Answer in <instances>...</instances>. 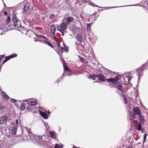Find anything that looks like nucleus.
Returning <instances> with one entry per match:
<instances>
[{
    "label": "nucleus",
    "mask_w": 148,
    "mask_h": 148,
    "mask_svg": "<svg viewBox=\"0 0 148 148\" xmlns=\"http://www.w3.org/2000/svg\"><path fill=\"white\" fill-rule=\"evenodd\" d=\"M124 103H125V104H127V99L125 97H124Z\"/></svg>",
    "instance_id": "nucleus-39"
},
{
    "label": "nucleus",
    "mask_w": 148,
    "mask_h": 148,
    "mask_svg": "<svg viewBox=\"0 0 148 148\" xmlns=\"http://www.w3.org/2000/svg\"><path fill=\"white\" fill-rule=\"evenodd\" d=\"M42 38L47 40H48V39L47 38H46L45 37L43 36Z\"/></svg>",
    "instance_id": "nucleus-50"
},
{
    "label": "nucleus",
    "mask_w": 148,
    "mask_h": 148,
    "mask_svg": "<svg viewBox=\"0 0 148 148\" xmlns=\"http://www.w3.org/2000/svg\"><path fill=\"white\" fill-rule=\"evenodd\" d=\"M58 47H60V45L59 43H58Z\"/></svg>",
    "instance_id": "nucleus-52"
},
{
    "label": "nucleus",
    "mask_w": 148,
    "mask_h": 148,
    "mask_svg": "<svg viewBox=\"0 0 148 148\" xmlns=\"http://www.w3.org/2000/svg\"><path fill=\"white\" fill-rule=\"evenodd\" d=\"M14 26L18 28H20L21 27V21L19 20L14 23Z\"/></svg>",
    "instance_id": "nucleus-10"
},
{
    "label": "nucleus",
    "mask_w": 148,
    "mask_h": 148,
    "mask_svg": "<svg viewBox=\"0 0 148 148\" xmlns=\"http://www.w3.org/2000/svg\"><path fill=\"white\" fill-rule=\"evenodd\" d=\"M73 20V18L71 17H69L66 19V24H69V23L72 22Z\"/></svg>",
    "instance_id": "nucleus-16"
},
{
    "label": "nucleus",
    "mask_w": 148,
    "mask_h": 148,
    "mask_svg": "<svg viewBox=\"0 0 148 148\" xmlns=\"http://www.w3.org/2000/svg\"><path fill=\"white\" fill-rule=\"evenodd\" d=\"M11 101L13 103H15L17 101L16 100L13 99H11Z\"/></svg>",
    "instance_id": "nucleus-36"
},
{
    "label": "nucleus",
    "mask_w": 148,
    "mask_h": 148,
    "mask_svg": "<svg viewBox=\"0 0 148 148\" xmlns=\"http://www.w3.org/2000/svg\"><path fill=\"white\" fill-rule=\"evenodd\" d=\"M98 79L101 81H104L106 79L104 76L101 74H99L97 75Z\"/></svg>",
    "instance_id": "nucleus-14"
},
{
    "label": "nucleus",
    "mask_w": 148,
    "mask_h": 148,
    "mask_svg": "<svg viewBox=\"0 0 148 148\" xmlns=\"http://www.w3.org/2000/svg\"><path fill=\"white\" fill-rule=\"evenodd\" d=\"M3 14H4L5 15V16H6L7 15V13L6 12V11H5V12H4V13H3Z\"/></svg>",
    "instance_id": "nucleus-42"
},
{
    "label": "nucleus",
    "mask_w": 148,
    "mask_h": 148,
    "mask_svg": "<svg viewBox=\"0 0 148 148\" xmlns=\"http://www.w3.org/2000/svg\"><path fill=\"white\" fill-rule=\"evenodd\" d=\"M128 114L129 115H131V112L129 111H128Z\"/></svg>",
    "instance_id": "nucleus-53"
},
{
    "label": "nucleus",
    "mask_w": 148,
    "mask_h": 148,
    "mask_svg": "<svg viewBox=\"0 0 148 148\" xmlns=\"http://www.w3.org/2000/svg\"><path fill=\"white\" fill-rule=\"evenodd\" d=\"M16 124L15 125H18V120L17 119L16 120Z\"/></svg>",
    "instance_id": "nucleus-49"
},
{
    "label": "nucleus",
    "mask_w": 148,
    "mask_h": 148,
    "mask_svg": "<svg viewBox=\"0 0 148 148\" xmlns=\"http://www.w3.org/2000/svg\"><path fill=\"white\" fill-rule=\"evenodd\" d=\"M17 125H13L12 128V134L14 135H15L16 134V132L17 131Z\"/></svg>",
    "instance_id": "nucleus-11"
},
{
    "label": "nucleus",
    "mask_w": 148,
    "mask_h": 148,
    "mask_svg": "<svg viewBox=\"0 0 148 148\" xmlns=\"http://www.w3.org/2000/svg\"><path fill=\"white\" fill-rule=\"evenodd\" d=\"M39 41L40 42H41V41L40 40H39Z\"/></svg>",
    "instance_id": "nucleus-60"
},
{
    "label": "nucleus",
    "mask_w": 148,
    "mask_h": 148,
    "mask_svg": "<svg viewBox=\"0 0 148 148\" xmlns=\"http://www.w3.org/2000/svg\"><path fill=\"white\" fill-rule=\"evenodd\" d=\"M29 5L28 3L26 4L24 6L22 11L23 16L21 17L23 21L26 20V10H28L29 8Z\"/></svg>",
    "instance_id": "nucleus-4"
},
{
    "label": "nucleus",
    "mask_w": 148,
    "mask_h": 148,
    "mask_svg": "<svg viewBox=\"0 0 148 148\" xmlns=\"http://www.w3.org/2000/svg\"><path fill=\"white\" fill-rule=\"evenodd\" d=\"M77 40L81 42L82 41V36L81 35H78L76 37Z\"/></svg>",
    "instance_id": "nucleus-19"
},
{
    "label": "nucleus",
    "mask_w": 148,
    "mask_h": 148,
    "mask_svg": "<svg viewBox=\"0 0 148 148\" xmlns=\"http://www.w3.org/2000/svg\"><path fill=\"white\" fill-rule=\"evenodd\" d=\"M20 108L22 110H24L25 109L24 103H23L21 105Z\"/></svg>",
    "instance_id": "nucleus-29"
},
{
    "label": "nucleus",
    "mask_w": 148,
    "mask_h": 148,
    "mask_svg": "<svg viewBox=\"0 0 148 148\" xmlns=\"http://www.w3.org/2000/svg\"><path fill=\"white\" fill-rule=\"evenodd\" d=\"M60 32H61V33H62V34L63 36L64 35V32L65 31H63V32H62V31H59Z\"/></svg>",
    "instance_id": "nucleus-41"
},
{
    "label": "nucleus",
    "mask_w": 148,
    "mask_h": 148,
    "mask_svg": "<svg viewBox=\"0 0 148 148\" xmlns=\"http://www.w3.org/2000/svg\"><path fill=\"white\" fill-rule=\"evenodd\" d=\"M10 18L9 16H8L7 18L6 19V22L7 24H8L10 23Z\"/></svg>",
    "instance_id": "nucleus-27"
},
{
    "label": "nucleus",
    "mask_w": 148,
    "mask_h": 148,
    "mask_svg": "<svg viewBox=\"0 0 148 148\" xmlns=\"http://www.w3.org/2000/svg\"><path fill=\"white\" fill-rule=\"evenodd\" d=\"M91 5L93 6H95V7H96L100 8V7L99 6L95 4L94 3H93Z\"/></svg>",
    "instance_id": "nucleus-40"
},
{
    "label": "nucleus",
    "mask_w": 148,
    "mask_h": 148,
    "mask_svg": "<svg viewBox=\"0 0 148 148\" xmlns=\"http://www.w3.org/2000/svg\"><path fill=\"white\" fill-rule=\"evenodd\" d=\"M120 78V75H118L116 76L115 78L107 79H106V81L109 84H110L111 83H114L116 82L119 80Z\"/></svg>",
    "instance_id": "nucleus-5"
},
{
    "label": "nucleus",
    "mask_w": 148,
    "mask_h": 148,
    "mask_svg": "<svg viewBox=\"0 0 148 148\" xmlns=\"http://www.w3.org/2000/svg\"><path fill=\"white\" fill-rule=\"evenodd\" d=\"M92 23L87 24V28L88 31H90L91 29L90 27L92 25Z\"/></svg>",
    "instance_id": "nucleus-25"
},
{
    "label": "nucleus",
    "mask_w": 148,
    "mask_h": 148,
    "mask_svg": "<svg viewBox=\"0 0 148 148\" xmlns=\"http://www.w3.org/2000/svg\"><path fill=\"white\" fill-rule=\"evenodd\" d=\"M79 58L83 62H84L85 60L82 57H81L80 56H78Z\"/></svg>",
    "instance_id": "nucleus-28"
},
{
    "label": "nucleus",
    "mask_w": 148,
    "mask_h": 148,
    "mask_svg": "<svg viewBox=\"0 0 148 148\" xmlns=\"http://www.w3.org/2000/svg\"><path fill=\"white\" fill-rule=\"evenodd\" d=\"M138 5V4H136L134 5H130V6H136V5Z\"/></svg>",
    "instance_id": "nucleus-54"
},
{
    "label": "nucleus",
    "mask_w": 148,
    "mask_h": 148,
    "mask_svg": "<svg viewBox=\"0 0 148 148\" xmlns=\"http://www.w3.org/2000/svg\"><path fill=\"white\" fill-rule=\"evenodd\" d=\"M55 148H62L61 146L58 144H56L55 147Z\"/></svg>",
    "instance_id": "nucleus-34"
},
{
    "label": "nucleus",
    "mask_w": 148,
    "mask_h": 148,
    "mask_svg": "<svg viewBox=\"0 0 148 148\" xmlns=\"http://www.w3.org/2000/svg\"><path fill=\"white\" fill-rule=\"evenodd\" d=\"M49 133L50 135V137L52 138H55V133L54 132L52 131H50Z\"/></svg>",
    "instance_id": "nucleus-22"
},
{
    "label": "nucleus",
    "mask_w": 148,
    "mask_h": 148,
    "mask_svg": "<svg viewBox=\"0 0 148 148\" xmlns=\"http://www.w3.org/2000/svg\"><path fill=\"white\" fill-rule=\"evenodd\" d=\"M62 77H61V78H59V79H58L57 81H56V82H57V83H58L60 81H59V79H62Z\"/></svg>",
    "instance_id": "nucleus-46"
},
{
    "label": "nucleus",
    "mask_w": 148,
    "mask_h": 148,
    "mask_svg": "<svg viewBox=\"0 0 148 148\" xmlns=\"http://www.w3.org/2000/svg\"><path fill=\"white\" fill-rule=\"evenodd\" d=\"M12 19L13 22H16L18 21L19 20L18 19V18L16 16L15 14H13L12 16Z\"/></svg>",
    "instance_id": "nucleus-21"
},
{
    "label": "nucleus",
    "mask_w": 148,
    "mask_h": 148,
    "mask_svg": "<svg viewBox=\"0 0 148 148\" xmlns=\"http://www.w3.org/2000/svg\"><path fill=\"white\" fill-rule=\"evenodd\" d=\"M147 135L146 134H145L144 136V141L143 142H144L146 140V138H147Z\"/></svg>",
    "instance_id": "nucleus-33"
},
{
    "label": "nucleus",
    "mask_w": 148,
    "mask_h": 148,
    "mask_svg": "<svg viewBox=\"0 0 148 148\" xmlns=\"http://www.w3.org/2000/svg\"><path fill=\"white\" fill-rule=\"evenodd\" d=\"M44 124H45V126L46 127V126L48 125V123L47 122H45V123H44Z\"/></svg>",
    "instance_id": "nucleus-43"
},
{
    "label": "nucleus",
    "mask_w": 148,
    "mask_h": 148,
    "mask_svg": "<svg viewBox=\"0 0 148 148\" xmlns=\"http://www.w3.org/2000/svg\"><path fill=\"white\" fill-rule=\"evenodd\" d=\"M39 112L41 116L45 119H48V116L46 113L42 112L40 110H39Z\"/></svg>",
    "instance_id": "nucleus-13"
},
{
    "label": "nucleus",
    "mask_w": 148,
    "mask_h": 148,
    "mask_svg": "<svg viewBox=\"0 0 148 148\" xmlns=\"http://www.w3.org/2000/svg\"><path fill=\"white\" fill-rule=\"evenodd\" d=\"M61 50L62 51H64V49L63 48V47H61Z\"/></svg>",
    "instance_id": "nucleus-48"
},
{
    "label": "nucleus",
    "mask_w": 148,
    "mask_h": 148,
    "mask_svg": "<svg viewBox=\"0 0 148 148\" xmlns=\"http://www.w3.org/2000/svg\"><path fill=\"white\" fill-rule=\"evenodd\" d=\"M138 70H137V71L136 72V74L138 75V78H139V75H140V72H139V71H138Z\"/></svg>",
    "instance_id": "nucleus-38"
},
{
    "label": "nucleus",
    "mask_w": 148,
    "mask_h": 148,
    "mask_svg": "<svg viewBox=\"0 0 148 148\" xmlns=\"http://www.w3.org/2000/svg\"><path fill=\"white\" fill-rule=\"evenodd\" d=\"M73 148H79V147H77L75 146H74L73 147Z\"/></svg>",
    "instance_id": "nucleus-55"
},
{
    "label": "nucleus",
    "mask_w": 148,
    "mask_h": 148,
    "mask_svg": "<svg viewBox=\"0 0 148 148\" xmlns=\"http://www.w3.org/2000/svg\"><path fill=\"white\" fill-rule=\"evenodd\" d=\"M4 56L3 55H0V62H1L2 60L3 61L4 59Z\"/></svg>",
    "instance_id": "nucleus-31"
},
{
    "label": "nucleus",
    "mask_w": 148,
    "mask_h": 148,
    "mask_svg": "<svg viewBox=\"0 0 148 148\" xmlns=\"http://www.w3.org/2000/svg\"><path fill=\"white\" fill-rule=\"evenodd\" d=\"M63 66L64 69V71L63 73V76H68L71 75L70 73L71 71L67 67L64 66L63 65Z\"/></svg>",
    "instance_id": "nucleus-7"
},
{
    "label": "nucleus",
    "mask_w": 148,
    "mask_h": 148,
    "mask_svg": "<svg viewBox=\"0 0 148 148\" xmlns=\"http://www.w3.org/2000/svg\"><path fill=\"white\" fill-rule=\"evenodd\" d=\"M4 34V33H3V34H2V33H1L0 34V35H2V34Z\"/></svg>",
    "instance_id": "nucleus-59"
},
{
    "label": "nucleus",
    "mask_w": 148,
    "mask_h": 148,
    "mask_svg": "<svg viewBox=\"0 0 148 148\" xmlns=\"http://www.w3.org/2000/svg\"><path fill=\"white\" fill-rule=\"evenodd\" d=\"M55 16V15L54 14H51L49 16V19H52Z\"/></svg>",
    "instance_id": "nucleus-32"
},
{
    "label": "nucleus",
    "mask_w": 148,
    "mask_h": 148,
    "mask_svg": "<svg viewBox=\"0 0 148 148\" xmlns=\"http://www.w3.org/2000/svg\"><path fill=\"white\" fill-rule=\"evenodd\" d=\"M129 117L130 119L131 120H133L134 118V116H133L132 115H129Z\"/></svg>",
    "instance_id": "nucleus-30"
},
{
    "label": "nucleus",
    "mask_w": 148,
    "mask_h": 148,
    "mask_svg": "<svg viewBox=\"0 0 148 148\" xmlns=\"http://www.w3.org/2000/svg\"><path fill=\"white\" fill-rule=\"evenodd\" d=\"M0 148H1V147H0Z\"/></svg>",
    "instance_id": "nucleus-61"
},
{
    "label": "nucleus",
    "mask_w": 148,
    "mask_h": 148,
    "mask_svg": "<svg viewBox=\"0 0 148 148\" xmlns=\"http://www.w3.org/2000/svg\"><path fill=\"white\" fill-rule=\"evenodd\" d=\"M133 110L134 114L138 115H139L140 114V111L138 107H134L133 108Z\"/></svg>",
    "instance_id": "nucleus-12"
},
{
    "label": "nucleus",
    "mask_w": 148,
    "mask_h": 148,
    "mask_svg": "<svg viewBox=\"0 0 148 148\" xmlns=\"http://www.w3.org/2000/svg\"><path fill=\"white\" fill-rule=\"evenodd\" d=\"M17 56V54H13L9 56H7L5 58V60L3 62V64H4L5 62L9 60L11 58H13Z\"/></svg>",
    "instance_id": "nucleus-9"
},
{
    "label": "nucleus",
    "mask_w": 148,
    "mask_h": 148,
    "mask_svg": "<svg viewBox=\"0 0 148 148\" xmlns=\"http://www.w3.org/2000/svg\"><path fill=\"white\" fill-rule=\"evenodd\" d=\"M1 93L2 94L3 96L5 99H7L9 98L8 96L5 92L1 91Z\"/></svg>",
    "instance_id": "nucleus-18"
},
{
    "label": "nucleus",
    "mask_w": 148,
    "mask_h": 148,
    "mask_svg": "<svg viewBox=\"0 0 148 148\" xmlns=\"http://www.w3.org/2000/svg\"><path fill=\"white\" fill-rule=\"evenodd\" d=\"M12 120L11 116L9 115L2 116L0 117V124H5L7 121H10Z\"/></svg>",
    "instance_id": "nucleus-2"
},
{
    "label": "nucleus",
    "mask_w": 148,
    "mask_h": 148,
    "mask_svg": "<svg viewBox=\"0 0 148 148\" xmlns=\"http://www.w3.org/2000/svg\"><path fill=\"white\" fill-rule=\"evenodd\" d=\"M139 120L142 123H144V121H145V120L144 119V118L142 116H141L140 114L139 115Z\"/></svg>",
    "instance_id": "nucleus-23"
},
{
    "label": "nucleus",
    "mask_w": 148,
    "mask_h": 148,
    "mask_svg": "<svg viewBox=\"0 0 148 148\" xmlns=\"http://www.w3.org/2000/svg\"><path fill=\"white\" fill-rule=\"evenodd\" d=\"M67 28V24L66 22H62L60 26H58L57 27V28L58 31H62V32L66 30Z\"/></svg>",
    "instance_id": "nucleus-3"
},
{
    "label": "nucleus",
    "mask_w": 148,
    "mask_h": 148,
    "mask_svg": "<svg viewBox=\"0 0 148 148\" xmlns=\"http://www.w3.org/2000/svg\"><path fill=\"white\" fill-rule=\"evenodd\" d=\"M54 38L57 41V40L56 39V37H54Z\"/></svg>",
    "instance_id": "nucleus-56"
},
{
    "label": "nucleus",
    "mask_w": 148,
    "mask_h": 148,
    "mask_svg": "<svg viewBox=\"0 0 148 148\" xmlns=\"http://www.w3.org/2000/svg\"><path fill=\"white\" fill-rule=\"evenodd\" d=\"M35 34H36V37H39V35L38 34H37V33H35Z\"/></svg>",
    "instance_id": "nucleus-45"
},
{
    "label": "nucleus",
    "mask_w": 148,
    "mask_h": 148,
    "mask_svg": "<svg viewBox=\"0 0 148 148\" xmlns=\"http://www.w3.org/2000/svg\"><path fill=\"white\" fill-rule=\"evenodd\" d=\"M64 2H65V3H67L68 1V0H64Z\"/></svg>",
    "instance_id": "nucleus-51"
},
{
    "label": "nucleus",
    "mask_w": 148,
    "mask_h": 148,
    "mask_svg": "<svg viewBox=\"0 0 148 148\" xmlns=\"http://www.w3.org/2000/svg\"><path fill=\"white\" fill-rule=\"evenodd\" d=\"M25 129L27 130L30 139L35 144L38 145H41L40 142H41V140L42 139H43L46 142H48L49 141V139L47 136H46L45 135H43L42 136H34L31 132L29 129H27V127H25Z\"/></svg>",
    "instance_id": "nucleus-1"
},
{
    "label": "nucleus",
    "mask_w": 148,
    "mask_h": 148,
    "mask_svg": "<svg viewBox=\"0 0 148 148\" xmlns=\"http://www.w3.org/2000/svg\"><path fill=\"white\" fill-rule=\"evenodd\" d=\"M23 102H28L27 103L30 106L34 105L37 103L36 99H29L22 101Z\"/></svg>",
    "instance_id": "nucleus-6"
},
{
    "label": "nucleus",
    "mask_w": 148,
    "mask_h": 148,
    "mask_svg": "<svg viewBox=\"0 0 148 148\" xmlns=\"http://www.w3.org/2000/svg\"><path fill=\"white\" fill-rule=\"evenodd\" d=\"M51 32L53 33V34L55 36V31L56 30V28L55 26L53 25H52L51 27Z\"/></svg>",
    "instance_id": "nucleus-17"
},
{
    "label": "nucleus",
    "mask_w": 148,
    "mask_h": 148,
    "mask_svg": "<svg viewBox=\"0 0 148 148\" xmlns=\"http://www.w3.org/2000/svg\"><path fill=\"white\" fill-rule=\"evenodd\" d=\"M13 27L12 25H10L9 26H8V29L10 30H11L12 29V27Z\"/></svg>",
    "instance_id": "nucleus-35"
},
{
    "label": "nucleus",
    "mask_w": 148,
    "mask_h": 148,
    "mask_svg": "<svg viewBox=\"0 0 148 148\" xmlns=\"http://www.w3.org/2000/svg\"><path fill=\"white\" fill-rule=\"evenodd\" d=\"M42 36H42V35H40L39 37H41L42 38Z\"/></svg>",
    "instance_id": "nucleus-57"
},
{
    "label": "nucleus",
    "mask_w": 148,
    "mask_h": 148,
    "mask_svg": "<svg viewBox=\"0 0 148 148\" xmlns=\"http://www.w3.org/2000/svg\"><path fill=\"white\" fill-rule=\"evenodd\" d=\"M136 129L138 131L141 130L142 129V126L141 124L139 123L137 125V127H136Z\"/></svg>",
    "instance_id": "nucleus-24"
},
{
    "label": "nucleus",
    "mask_w": 148,
    "mask_h": 148,
    "mask_svg": "<svg viewBox=\"0 0 148 148\" xmlns=\"http://www.w3.org/2000/svg\"><path fill=\"white\" fill-rule=\"evenodd\" d=\"M120 6V7H124V6ZM119 7H112L111 8H117Z\"/></svg>",
    "instance_id": "nucleus-47"
},
{
    "label": "nucleus",
    "mask_w": 148,
    "mask_h": 148,
    "mask_svg": "<svg viewBox=\"0 0 148 148\" xmlns=\"http://www.w3.org/2000/svg\"><path fill=\"white\" fill-rule=\"evenodd\" d=\"M97 75L95 74H93L92 75H90L88 76V78L90 79H92L93 80H95V79L97 78Z\"/></svg>",
    "instance_id": "nucleus-20"
},
{
    "label": "nucleus",
    "mask_w": 148,
    "mask_h": 148,
    "mask_svg": "<svg viewBox=\"0 0 148 148\" xmlns=\"http://www.w3.org/2000/svg\"><path fill=\"white\" fill-rule=\"evenodd\" d=\"M115 83H116L115 84V86L116 87L120 90L122 91V89L121 83L119 82H115Z\"/></svg>",
    "instance_id": "nucleus-15"
},
{
    "label": "nucleus",
    "mask_w": 148,
    "mask_h": 148,
    "mask_svg": "<svg viewBox=\"0 0 148 148\" xmlns=\"http://www.w3.org/2000/svg\"><path fill=\"white\" fill-rule=\"evenodd\" d=\"M106 69L107 70V71H106V72H108L107 73H110V70H108V69Z\"/></svg>",
    "instance_id": "nucleus-44"
},
{
    "label": "nucleus",
    "mask_w": 148,
    "mask_h": 148,
    "mask_svg": "<svg viewBox=\"0 0 148 148\" xmlns=\"http://www.w3.org/2000/svg\"><path fill=\"white\" fill-rule=\"evenodd\" d=\"M44 41H45V43L48 45L49 46H50L51 47H52L53 48V47L52 46V45H51V44L49 42H48L47 41H46L45 40Z\"/></svg>",
    "instance_id": "nucleus-26"
},
{
    "label": "nucleus",
    "mask_w": 148,
    "mask_h": 148,
    "mask_svg": "<svg viewBox=\"0 0 148 148\" xmlns=\"http://www.w3.org/2000/svg\"><path fill=\"white\" fill-rule=\"evenodd\" d=\"M129 74H126L123 75V77L125 81L127 82V84L130 83V80L131 79V77H130L129 76Z\"/></svg>",
    "instance_id": "nucleus-8"
},
{
    "label": "nucleus",
    "mask_w": 148,
    "mask_h": 148,
    "mask_svg": "<svg viewBox=\"0 0 148 148\" xmlns=\"http://www.w3.org/2000/svg\"><path fill=\"white\" fill-rule=\"evenodd\" d=\"M141 131L142 133H143V131L142 130H141Z\"/></svg>",
    "instance_id": "nucleus-58"
},
{
    "label": "nucleus",
    "mask_w": 148,
    "mask_h": 148,
    "mask_svg": "<svg viewBox=\"0 0 148 148\" xmlns=\"http://www.w3.org/2000/svg\"><path fill=\"white\" fill-rule=\"evenodd\" d=\"M64 46L66 49V50L65 51L66 52H67L69 51V47H66L64 45Z\"/></svg>",
    "instance_id": "nucleus-37"
}]
</instances>
